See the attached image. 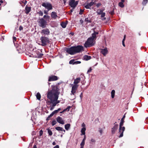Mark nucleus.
I'll use <instances>...</instances> for the list:
<instances>
[{
  "instance_id": "f257e3e1",
  "label": "nucleus",
  "mask_w": 148,
  "mask_h": 148,
  "mask_svg": "<svg viewBox=\"0 0 148 148\" xmlns=\"http://www.w3.org/2000/svg\"><path fill=\"white\" fill-rule=\"evenodd\" d=\"M52 89L48 91L47 95V98L50 100V102L52 103V106H55L57 104L55 102L58 99L59 93L58 92V88L56 86L52 85Z\"/></svg>"
},
{
  "instance_id": "f03ea898",
  "label": "nucleus",
  "mask_w": 148,
  "mask_h": 148,
  "mask_svg": "<svg viewBox=\"0 0 148 148\" xmlns=\"http://www.w3.org/2000/svg\"><path fill=\"white\" fill-rule=\"evenodd\" d=\"M83 49V47L81 46H77L76 47H72L70 48H67L66 51L69 54L73 55L76 53H79Z\"/></svg>"
},
{
  "instance_id": "7ed1b4c3",
  "label": "nucleus",
  "mask_w": 148,
  "mask_h": 148,
  "mask_svg": "<svg viewBox=\"0 0 148 148\" xmlns=\"http://www.w3.org/2000/svg\"><path fill=\"white\" fill-rule=\"evenodd\" d=\"M124 123V120L121 119L119 125V133L120 134L119 137H122L123 136V132L125 130L124 127H123V123Z\"/></svg>"
},
{
  "instance_id": "20e7f679",
  "label": "nucleus",
  "mask_w": 148,
  "mask_h": 148,
  "mask_svg": "<svg viewBox=\"0 0 148 148\" xmlns=\"http://www.w3.org/2000/svg\"><path fill=\"white\" fill-rule=\"evenodd\" d=\"M95 43V40H93L91 38H89L85 42L84 46L86 48L89 47L93 46Z\"/></svg>"
},
{
  "instance_id": "39448f33",
  "label": "nucleus",
  "mask_w": 148,
  "mask_h": 148,
  "mask_svg": "<svg viewBox=\"0 0 148 148\" xmlns=\"http://www.w3.org/2000/svg\"><path fill=\"white\" fill-rule=\"evenodd\" d=\"M38 22L39 26L42 28L46 27V25H47L46 21L43 18L40 19L38 21Z\"/></svg>"
},
{
  "instance_id": "423d86ee",
  "label": "nucleus",
  "mask_w": 148,
  "mask_h": 148,
  "mask_svg": "<svg viewBox=\"0 0 148 148\" xmlns=\"http://www.w3.org/2000/svg\"><path fill=\"white\" fill-rule=\"evenodd\" d=\"M40 39L41 42V45L43 46H46L49 42V38L46 37L42 36Z\"/></svg>"
},
{
  "instance_id": "0eeeda50",
  "label": "nucleus",
  "mask_w": 148,
  "mask_h": 148,
  "mask_svg": "<svg viewBox=\"0 0 148 148\" xmlns=\"http://www.w3.org/2000/svg\"><path fill=\"white\" fill-rule=\"evenodd\" d=\"M42 5L45 7V8L47 9L48 10H51L52 9V6L50 3H42Z\"/></svg>"
},
{
  "instance_id": "6e6552de",
  "label": "nucleus",
  "mask_w": 148,
  "mask_h": 148,
  "mask_svg": "<svg viewBox=\"0 0 148 148\" xmlns=\"http://www.w3.org/2000/svg\"><path fill=\"white\" fill-rule=\"evenodd\" d=\"M78 3V1H75V0H70L69 5L71 7L74 9L77 5Z\"/></svg>"
},
{
  "instance_id": "1a4fd4ad",
  "label": "nucleus",
  "mask_w": 148,
  "mask_h": 148,
  "mask_svg": "<svg viewBox=\"0 0 148 148\" xmlns=\"http://www.w3.org/2000/svg\"><path fill=\"white\" fill-rule=\"evenodd\" d=\"M50 31L48 28L42 29L41 32V33L45 35H48L50 34Z\"/></svg>"
},
{
  "instance_id": "9d476101",
  "label": "nucleus",
  "mask_w": 148,
  "mask_h": 148,
  "mask_svg": "<svg viewBox=\"0 0 148 148\" xmlns=\"http://www.w3.org/2000/svg\"><path fill=\"white\" fill-rule=\"evenodd\" d=\"M78 86L79 85L74 84L73 85L71 91L72 94L73 95H74L76 92V90H77Z\"/></svg>"
},
{
  "instance_id": "9b49d317",
  "label": "nucleus",
  "mask_w": 148,
  "mask_h": 148,
  "mask_svg": "<svg viewBox=\"0 0 148 148\" xmlns=\"http://www.w3.org/2000/svg\"><path fill=\"white\" fill-rule=\"evenodd\" d=\"M58 79V77L55 75H51L49 77L48 81L51 82L57 80Z\"/></svg>"
},
{
  "instance_id": "f8f14e48",
  "label": "nucleus",
  "mask_w": 148,
  "mask_h": 148,
  "mask_svg": "<svg viewBox=\"0 0 148 148\" xmlns=\"http://www.w3.org/2000/svg\"><path fill=\"white\" fill-rule=\"evenodd\" d=\"M95 4V2L92 1L89 3H87L86 4H85L84 7L86 9H90V7Z\"/></svg>"
},
{
  "instance_id": "ddd939ff",
  "label": "nucleus",
  "mask_w": 148,
  "mask_h": 148,
  "mask_svg": "<svg viewBox=\"0 0 148 148\" xmlns=\"http://www.w3.org/2000/svg\"><path fill=\"white\" fill-rule=\"evenodd\" d=\"M118 125L114 124V127L112 128L111 133L112 134H114L118 128Z\"/></svg>"
},
{
  "instance_id": "4468645a",
  "label": "nucleus",
  "mask_w": 148,
  "mask_h": 148,
  "mask_svg": "<svg viewBox=\"0 0 148 148\" xmlns=\"http://www.w3.org/2000/svg\"><path fill=\"white\" fill-rule=\"evenodd\" d=\"M57 121L59 123L62 124H64V121L63 119L61 117L58 116L56 118Z\"/></svg>"
},
{
  "instance_id": "2eb2a0df",
  "label": "nucleus",
  "mask_w": 148,
  "mask_h": 148,
  "mask_svg": "<svg viewBox=\"0 0 148 148\" xmlns=\"http://www.w3.org/2000/svg\"><path fill=\"white\" fill-rule=\"evenodd\" d=\"M101 52L104 56H105L108 53V50L107 48H106L104 49H101Z\"/></svg>"
},
{
  "instance_id": "dca6fc26",
  "label": "nucleus",
  "mask_w": 148,
  "mask_h": 148,
  "mask_svg": "<svg viewBox=\"0 0 148 148\" xmlns=\"http://www.w3.org/2000/svg\"><path fill=\"white\" fill-rule=\"evenodd\" d=\"M81 81L80 77H79L76 78L74 81V84L76 85H78V84Z\"/></svg>"
},
{
  "instance_id": "f3484780",
  "label": "nucleus",
  "mask_w": 148,
  "mask_h": 148,
  "mask_svg": "<svg viewBox=\"0 0 148 148\" xmlns=\"http://www.w3.org/2000/svg\"><path fill=\"white\" fill-rule=\"evenodd\" d=\"M51 16L52 18L55 19L58 17V16L56 12H53L51 13Z\"/></svg>"
},
{
  "instance_id": "a211bd4d",
  "label": "nucleus",
  "mask_w": 148,
  "mask_h": 148,
  "mask_svg": "<svg viewBox=\"0 0 148 148\" xmlns=\"http://www.w3.org/2000/svg\"><path fill=\"white\" fill-rule=\"evenodd\" d=\"M31 8L30 7H28L27 5L26 6L25 8V13L26 14H28L31 11Z\"/></svg>"
},
{
  "instance_id": "6ab92c4d",
  "label": "nucleus",
  "mask_w": 148,
  "mask_h": 148,
  "mask_svg": "<svg viewBox=\"0 0 148 148\" xmlns=\"http://www.w3.org/2000/svg\"><path fill=\"white\" fill-rule=\"evenodd\" d=\"M55 129L58 131H63L64 132H65V130H63L62 128L60 127H57L55 128Z\"/></svg>"
},
{
  "instance_id": "aec40b11",
  "label": "nucleus",
  "mask_w": 148,
  "mask_h": 148,
  "mask_svg": "<svg viewBox=\"0 0 148 148\" xmlns=\"http://www.w3.org/2000/svg\"><path fill=\"white\" fill-rule=\"evenodd\" d=\"M91 56L87 55H85L84 56V60H89L91 59Z\"/></svg>"
},
{
  "instance_id": "412c9836",
  "label": "nucleus",
  "mask_w": 148,
  "mask_h": 148,
  "mask_svg": "<svg viewBox=\"0 0 148 148\" xmlns=\"http://www.w3.org/2000/svg\"><path fill=\"white\" fill-rule=\"evenodd\" d=\"M70 124H67L65 125L64 127L65 129L66 130H68L70 127Z\"/></svg>"
},
{
  "instance_id": "4be33fe9",
  "label": "nucleus",
  "mask_w": 148,
  "mask_h": 148,
  "mask_svg": "<svg viewBox=\"0 0 148 148\" xmlns=\"http://www.w3.org/2000/svg\"><path fill=\"white\" fill-rule=\"evenodd\" d=\"M86 130V129L85 127H83L81 131V132L82 133V134L83 135H85V131Z\"/></svg>"
},
{
  "instance_id": "5701e85b",
  "label": "nucleus",
  "mask_w": 148,
  "mask_h": 148,
  "mask_svg": "<svg viewBox=\"0 0 148 148\" xmlns=\"http://www.w3.org/2000/svg\"><path fill=\"white\" fill-rule=\"evenodd\" d=\"M43 18L45 19L46 21H49L50 20V17L48 15H45L43 16Z\"/></svg>"
},
{
  "instance_id": "b1692460",
  "label": "nucleus",
  "mask_w": 148,
  "mask_h": 148,
  "mask_svg": "<svg viewBox=\"0 0 148 148\" xmlns=\"http://www.w3.org/2000/svg\"><path fill=\"white\" fill-rule=\"evenodd\" d=\"M36 97L37 99L38 100H40L41 98V95L39 92H38L36 95Z\"/></svg>"
},
{
  "instance_id": "393cba45",
  "label": "nucleus",
  "mask_w": 148,
  "mask_h": 148,
  "mask_svg": "<svg viewBox=\"0 0 148 148\" xmlns=\"http://www.w3.org/2000/svg\"><path fill=\"white\" fill-rule=\"evenodd\" d=\"M115 91L114 90H112L111 92V97L112 98H114L115 95Z\"/></svg>"
},
{
  "instance_id": "a878e982",
  "label": "nucleus",
  "mask_w": 148,
  "mask_h": 148,
  "mask_svg": "<svg viewBox=\"0 0 148 148\" xmlns=\"http://www.w3.org/2000/svg\"><path fill=\"white\" fill-rule=\"evenodd\" d=\"M90 38H91L93 40H95L96 38V34L95 33L92 34V37Z\"/></svg>"
},
{
  "instance_id": "bb28decb",
  "label": "nucleus",
  "mask_w": 148,
  "mask_h": 148,
  "mask_svg": "<svg viewBox=\"0 0 148 148\" xmlns=\"http://www.w3.org/2000/svg\"><path fill=\"white\" fill-rule=\"evenodd\" d=\"M61 25L63 28H64L66 27V26L67 23L64 22H62L61 23Z\"/></svg>"
},
{
  "instance_id": "cd10ccee",
  "label": "nucleus",
  "mask_w": 148,
  "mask_h": 148,
  "mask_svg": "<svg viewBox=\"0 0 148 148\" xmlns=\"http://www.w3.org/2000/svg\"><path fill=\"white\" fill-rule=\"evenodd\" d=\"M85 142L83 140L82 141L81 143H80V148H83L84 147V146L85 145Z\"/></svg>"
},
{
  "instance_id": "c85d7f7f",
  "label": "nucleus",
  "mask_w": 148,
  "mask_h": 148,
  "mask_svg": "<svg viewBox=\"0 0 148 148\" xmlns=\"http://www.w3.org/2000/svg\"><path fill=\"white\" fill-rule=\"evenodd\" d=\"M58 112L57 110H54L50 114V116H52L55 114L57 113Z\"/></svg>"
},
{
  "instance_id": "c756f323",
  "label": "nucleus",
  "mask_w": 148,
  "mask_h": 148,
  "mask_svg": "<svg viewBox=\"0 0 148 148\" xmlns=\"http://www.w3.org/2000/svg\"><path fill=\"white\" fill-rule=\"evenodd\" d=\"M103 11L102 10H97V13L98 14L100 15L103 13Z\"/></svg>"
},
{
  "instance_id": "7c9ffc66",
  "label": "nucleus",
  "mask_w": 148,
  "mask_h": 148,
  "mask_svg": "<svg viewBox=\"0 0 148 148\" xmlns=\"http://www.w3.org/2000/svg\"><path fill=\"white\" fill-rule=\"evenodd\" d=\"M47 130L48 131V133L49 134V135L50 136H51L53 134V133L51 131L48 129H47Z\"/></svg>"
},
{
  "instance_id": "2f4dec72",
  "label": "nucleus",
  "mask_w": 148,
  "mask_h": 148,
  "mask_svg": "<svg viewBox=\"0 0 148 148\" xmlns=\"http://www.w3.org/2000/svg\"><path fill=\"white\" fill-rule=\"evenodd\" d=\"M85 22H86V23L91 22L90 20H89L88 18H85Z\"/></svg>"
},
{
  "instance_id": "473e14b6",
  "label": "nucleus",
  "mask_w": 148,
  "mask_h": 148,
  "mask_svg": "<svg viewBox=\"0 0 148 148\" xmlns=\"http://www.w3.org/2000/svg\"><path fill=\"white\" fill-rule=\"evenodd\" d=\"M75 60H71L69 62V64H74V62Z\"/></svg>"
},
{
  "instance_id": "72a5a7b5",
  "label": "nucleus",
  "mask_w": 148,
  "mask_h": 148,
  "mask_svg": "<svg viewBox=\"0 0 148 148\" xmlns=\"http://www.w3.org/2000/svg\"><path fill=\"white\" fill-rule=\"evenodd\" d=\"M43 55V54L42 53H38L37 54V56H36V57L38 58H40L42 57Z\"/></svg>"
},
{
  "instance_id": "f704fd0d",
  "label": "nucleus",
  "mask_w": 148,
  "mask_h": 148,
  "mask_svg": "<svg viewBox=\"0 0 148 148\" xmlns=\"http://www.w3.org/2000/svg\"><path fill=\"white\" fill-rule=\"evenodd\" d=\"M119 6L121 8H123L124 6L123 3L122 2H119Z\"/></svg>"
},
{
  "instance_id": "c9c22d12",
  "label": "nucleus",
  "mask_w": 148,
  "mask_h": 148,
  "mask_svg": "<svg viewBox=\"0 0 148 148\" xmlns=\"http://www.w3.org/2000/svg\"><path fill=\"white\" fill-rule=\"evenodd\" d=\"M71 108V107L70 106H68L67 108L65 109H64V111H69V110Z\"/></svg>"
},
{
  "instance_id": "e433bc0d",
  "label": "nucleus",
  "mask_w": 148,
  "mask_h": 148,
  "mask_svg": "<svg viewBox=\"0 0 148 148\" xmlns=\"http://www.w3.org/2000/svg\"><path fill=\"white\" fill-rule=\"evenodd\" d=\"M148 0H144L142 2V4L144 5H145L147 2Z\"/></svg>"
},
{
  "instance_id": "4c0bfd02",
  "label": "nucleus",
  "mask_w": 148,
  "mask_h": 148,
  "mask_svg": "<svg viewBox=\"0 0 148 148\" xmlns=\"http://www.w3.org/2000/svg\"><path fill=\"white\" fill-rule=\"evenodd\" d=\"M56 122L55 120L53 121L51 123L52 125L53 126L54 125H55L56 124Z\"/></svg>"
},
{
  "instance_id": "58836bf2",
  "label": "nucleus",
  "mask_w": 148,
  "mask_h": 148,
  "mask_svg": "<svg viewBox=\"0 0 148 148\" xmlns=\"http://www.w3.org/2000/svg\"><path fill=\"white\" fill-rule=\"evenodd\" d=\"M81 63L80 61H75L74 62V64H80Z\"/></svg>"
},
{
  "instance_id": "ea45409f",
  "label": "nucleus",
  "mask_w": 148,
  "mask_h": 148,
  "mask_svg": "<svg viewBox=\"0 0 148 148\" xmlns=\"http://www.w3.org/2000/svg\"><path fill=\"white\" fill-rule=\"evenodd\" d=\"M92 70L91 67L87 71V73H89Z\"/></svg>"
},
{
  "instance_id": "a19ab883",
  "label": "nucleus",
  "mask_w": 148,
  "mask_h": 148,
  "mask_svg": "<svg viewBox=\"0 0 148 148\" xmlns=\"http://www.w3.org/2000/svg\"><path fill=\"white\" fill-rule=\"evenodd\" d=\"M101 17L102 18L104 17L105 15V13L104 12H103L102 14H101Z\"/></svg>"
},
{
  "instance_id": "79ce46f5",
  "label": "nucleus",
  "mask_w": 148,
  "mask_h": 148,
  "mask_svg": "<svg viewBox=\"0 0 148 148\" xmlns=\"http://www.w3.org/2000/svg\"><path fill=\"white\" fill-rule=\"evenodd\" d=\"M101 3H99L96 5V6L98 8L101 5Z\"/></svg>"
},
{
  "instance_id": "37998d69",
  "label": "nucleus",
  "mask_w": 148,
  "mask_h": 148,
  "mask_svg": "<svg viewBox=\"0 0 148 148\" xmlns=\"http://www.w3.org/2000/svg\"><path fill=\"white\" fill-rule=\"evenodd\" d=\"M39 14L41 16H42L43 15V13L42 12L40 11L39 13Z\"/></svg>"
},
{
  "instance_id": "c03bdc74",
  "label": "nucleus",
  "mask_w": 148,
  "mask_h": 148,
  "mask_svg": "<svg viewBox=\"0 0 148 148\" xmlns=\"http://www.w3.org/2000/svg\"><path fill=\"white\" fill-rule=\"evenodd\" d=\"M43 131L42 130H41L40 131V136L42 135L43 134Z\"/></svg>"
},
{
  "instance_id": "a18cd8bd",
  "label": "nucleus",
  "mask_w": 148,
  "mask_h": 148,
  "mask_svg": "<svg viewBox=\"0 0 148 148\" xmlns=\"http://www.w3.org/2000/svg\"><path fill=\"white\" fill-rule=\"evenodd\" d=\"M80 97L81 98V99H82V97H83V93L82 92L80 95Z\"/></svg>"
},
{
  "instance_id": "49530a36",
  "label": "nucleus",
  "mask_w": 148,
  "mask_h": 148,
  "mask_svg": "<svg viewBox=\"0 0 148 148\" xmlns=\"http://www.w3.org/2000/svg\"><path fill=\"white\" fill-rule=\"evenodd\" d=\"M23 29V27L21 26H20L19 27V30L21 31Z\"/></svg>"
},
{
  "instance_id": "de8ad7c7",
  "label": "nucleus",
  "mask_w": 148,
  "mask_h": 148,
  "mask_svg": "<svg viewBox=\"0 0 148 148\" xmlns=\"http://www.w3.org/2000/svg\"><path fill=\"white\" fill-rule=\"evenodd\" d=\"M91 141L92 142H93V143H95V140L93 139H92L91 140Z\"/></svg>"
},
{
  "instance_id": "09e8293b",
  "label": "nucleus",
  "mask_w": 148,
  "mask_h": 148,
  "mask_svg": "<svg viewBox=\"0 0 148 148\" xmlns=\"http://www.w3.org/2000/svg\"><path fill=\"white\" fill-rule=\"evenodd\" d=\"M86 138V135H84V138L82 140L85 141Z\"/></svg>"
},
{
  "instance_id": "8fccbe9b",
  "label": "nucleus",
  "mask_w": 148,
  "mask_h": 148,
  "mask_svg": "<svg viewBox=\"0 0 148 148\" xmlns=\"http://www.w3.org/2000/svg\"><path fill=\"white\" fill-rule=\"evenodd\" d=\"M13 41L14 42V41H16V38L15 37H13Z\"/></svg>"
},
{
  "instance_id": "3c124183",
  "label": "nucleus",
  "mask_w": 148,
  "mask_h": 148,
  "mask_svg": "<svg viewBox=\"0 0 148 148\" xmlns=\"http://www.w3.org/2000/svg\"><path fill=\"white\" fill-rule=\"evenodd\" d=\"M59 147L58 145H56V146H55L53 148H59Z\"/></svg>"
},
{
  "instance_id": "603ef678",
  "label": "nucleus",
  "mask_w": 148,
  "mask_h": 148,
  "mask_svg": "<svg viewBox=\"0 0 148 148\" xmlns=\"http://www.w3.org/2000/svg\"><path fill=\"white\" fill-rule=\"evenodd\" d=\"M82 126L83 127H85V125L84 123H82Z\"/></svg>"
},
{
  "instance_id": "864d4df0",
  "label": "nucleus",
  "mask_w": 148,
  "mask_h": 148,
  "mask_svg": "<svg viewBox=\"0 0 148 148\" xmlns=\"http://www.w3.org/2000/svg\"><path fill=\"white\" fill-rule=\"evenodd\" d=\"M110 13L111 14V15H113V14H114V12L113 11H111L110 12Z\"/></svg>"
},
{
  "instance_id": "5fc2aeb1",
  "label": "nucleus",
  "mask_w": 148,
  "mask_h": 148,
  "mask_svg": "<svg viewBox=\"0 0 148 148\" xmlns=\"http://www.w3.org/2000/svg\"><path fill=\"white\" fill-rule=\"evenodd\" d=\"M52 116H50V115L49 116H48V117L47 118V120H49V118L51 117Z\"/></svg>"
},
{
  "instance_id": "6e6d98bb",
  "label": "nucleus",
  "mask_w": 148,
  "mask_h": 148,
  "mask_svg": "<svg viewBox=\"0 0 148 148\" xmlns=\"http://www.w3.org/2000/svg\"><path fill=\"white\" fill-rule=\"evenodd\" d=\"M44 13L45 14H48V12L46 11V10H45L44 11Z\"/></svg>"
},
{
  "instance_id": "4d7b16f0",
  "label": "nucleus",
  "mask_w": 148,
  "mask_h": 148,
  "mask_svg": "<svg viewBox=\"0 0 148 148\" xmlns=\"http://www.w3.org/2000/svg\"><path fill=\"white\" fill-rule=\"evenodd\" d=\"M55 102L57 104H58L60 102V101H58L57 99V101H55Z\"/></svg>"
},
{
  "instance_id": "13d9d810",
  "label": "nucleus",
  "mask_w": 148,
  "mask_h": 148,
  "mask_svg": "<svg viewBox=\"0 0 148 148\" xmlns=\"http://www.w3.org/2000/svg\"><path fill=\"white\" fill-rule=\"evenodd\" d=\"M122 44H123V46L124 47H125V43H124V41H122Z\"/></svg>"
},
{
  "instance_id": "bf43d9fd",
  "label": "nucleus",
  "mask_w": 148,
  "mask_h": 148,
  "mask_svg": "<svg viewBox=\"0 0 148 148\" xmlns=\"http://www.w3.org/2000/svg\"><path fill=\"white\" fill-rule=\"evenodd\" d=\"M125 35L124 36V38H123L122 41H124H124H125Z\"/></svg>"
},
{
  "instance_id": "052dcab7",
  "label": "nucleus",
  "mask_w": 148,
  "mask_h": 148,
  "mask_svg": "<svg viewBox=\"0 0 148 148\" xmlns=\"http://www.w3.org/2000/svg\"><path fill=\"white\" fill-rule=\"evenodd\" d=\"M56 143L55 142H53V143H52V144L53 145H56Z\"/></svg>"
},
{
  "instance_id": "680f3d73",
  "label": "nucleus",
  "mask_w": 148,
  "mask_h": 148,
  "mask_svg": "<svg viewBox=\"0 0 148 148\" xmlns=\"http://www.w3.org/2000/svg\"><path fill=\"white\" fill-rule=\"evenodd\" d=\"M125 114L123 115V118H122V119H123V120H124V118H125Z\"/></svg>"
},
{
  "instance_id": "e2e57ef3",
  "label": "nucleus",
  "mask_w": 148,
  "mask_h": 148,
  "mask_svg": "<svg viewBox=\"0 0 148 148\" xmlns=\"http://www.w3.org/2000/svg\"><path fill=\"white\" fill-rule=\"evenodd\" d=\"M53 109V107H51L50 108V110H52Z\"/></svg>"
},
{
  "instance_id": "0e129e2a",
  "label": "nucleus",
  "mask_w": 148,
  "mask_h": 148,
  "mask_svg": "<svg viewBox=\"0 0 148 148\" xmlns=\"http://www.w3.org/2000/svg\"><path fill=\"white\" fill-rule=\"evenodd\" d=\"M125 1V0H121V2H122L123 3Z\"/></svg>"
},
{
  "instance_id": "69168bd1",
  "label": "nucleus",
  "mask_w": 148,
  "mask_h": 148,
  "mask_svg": "<svg viewBox=\"0 0 148 148\" xmlns=\"http://www.w3.org/2000/svg\"><path fill=\"white\" fill-rule=\"evenodd\" d=\"M0 3H3V1L2 0H1L0 1Z\"/></svg>"
},
{
  "instance_id": "338daca9",
  "label": "nucleus",
  "mask_w": 148,
  "mask_h": 148,
  "mask_svg": "<svg viewBox=\"0 0 148 148\" xmlns=\"http://www.w3.org/2000/svg\"><path fill=\"white\" fill-rule=\"evenodd\" d=\"M60 110H61V108H58V109L57 110H58V111H59Z\"/></svg>"
},
{
  "instance_id": "774afa93",
  "label": "nucleus",
  "mask_w": 148,
  "mask_h": 148,
  "mask_svg": "<svg viewBox=\"0 0 148 148\" xmlns=\"http://www.w3.org/2000/svg\"><path fill=\"white\" fill-rule=\"evenodd\" d=\"M33 148H37V147L36 145H34V146Z\"/></svg>"
}]
</instances>
